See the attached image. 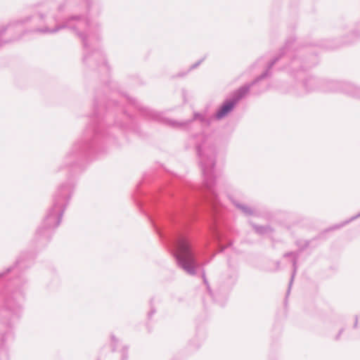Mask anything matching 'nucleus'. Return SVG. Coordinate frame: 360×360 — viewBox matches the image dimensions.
<instances>
[{
	"label": "nucleus",
	"instance_id": "f257e3e1",
	"mask_svg": "<svg viewBox=\"0 0 360 360\" xmlns=\"http://www.w3.org/2000/svg\"><path fill=\"white\" fill-rule=\"evenodd\" d=\"M34 20L37 24L34 30L37 33L51 34L65 28L72 30L82 41L85 63H88L91 58L94 60L103 58L104 54L98 48L99 24L91 20L88 16L72 15L62 20L55 13H40L34 16Z\"/></svg>",
	"mask_w": 360,
	"mask_h": 360
},
{
	"label": "nucleus",
	"instance_id": "f03ea898",
	"mask_svg": "<svg viewBox=\"0 0 360 360\" xmlns=\"http://www.w3.org/2000/svg\"><path fill=\"white\" fill-rule=\"evenodd\" d=\"M196 150L202 170L203 184L207 190L206 198L213 206H216L218 198L215 187L221 176V172L215 169L216 148L209 137L200 134L197 136Z\"/></svg>",
	"mask_w": 360,
	"mask_h": 360
},
{
	"label": "nucleus",
	"instance_id": "7ed1b4c3",
	"mask_svg": "<svg viewBox=\"0 0 360 360\" xmlns=\"http://www.w3.org/2000/svg\"><path fill=\"white\" fill-rule=\"evenodd\" d=\"M72 191V186L70 184H63L57 189L53 196V205L49 210L41 225L37 229V235L49 236L53 229L59 226Z\"/></svg>",
	"mask_w": 360,
	"mask_h": 360
},
{
	"label": "nucleus",
	"instance_id": "20e7f679",
	"mask_svg": "<svg viewBox=\"0 0 360 360\" xmlns=\"http://www.w3.org/2000/svg\"><path fill=\"white\" fill-rule=\"evenodd\" d=\"M173 252L178 266L188 274L195 275L197 262L188 240L179 237L174 243Z\"/></svg>",
	"mask_w": 360,
	"mask_h": 360
},
{
	"label": "nucleus",
	"instance_id": "39448f33",
	"mask_svg": "<svg viewBox=\"0 0 360 360\" xmlns=\"http://www.w3.org/2000/svg\"><path fill=\"white\" fill-rule=\"evenodd\" d=\"M278 58H275L268 65L267 70L259 77L255 79L251 84L244 85L236 90L229 99H226L215 114V118L221 120L233 111L238 103L249 92L250 87L262 79L270 75L269 70L273 67Z\"/></svg>",
	"mask_w": 360,
	"mask_h": 360
},
{
	"label": "nucleus",
	"instance_id": "423d86ee",
	"mask_svg": "<svg viewBox=\"0 0 360 360\" xmlns=\"http://www.w3.org/2000/svg\"><path fill=\"white\" fill-rule=\"evenodd\" d=\"M340 88L347 94H350L354 96L360 98V88L354 86L349 84H340L337 82H330L328 84L327 87H323L322 90L325 91H337Z\"/></svg>",
	"mask_w": 360,
	"mask_h": 360
},
{
	"label": "nucleus",
	"instance_id": "0eeeda50",
	"mask_svg": "<svg viewBox=\"0 0 360 360\" xmlns=\"http://www.w3.org/2000/svg\"><path fill=\"white\" fill-rule=\"evenodd\" d=\"M144 115L148 117L149 119H152L153 120H156L158 122H168L170 125L174 127H186L188 125V124L191 122V120H188L183 122H179L176 121H171V120H165L162 115L151 109L146 108L144 109Z\"/></svg>",
	"mask_w": 360,
	"mask_h": 360
},
{
	"label": "nucleus",
	"instance_id": "6e6552de",
	"mask_svg": "<svg viewBox=\"0 0 360 360\" xmlns=\"http://www.w3.org/2000/svg\"><path fill=\"white\" fill-rule=\"evenodd\" d=\"M283 256L285 257H292L293 271H292L291 278H290V281L289 283V288H290L292 284L293 279L295 278V276L297 270V259H298V253L293 252H289L285 253Z\"/></svg>",
	"mask_w": 360,
	"mask_h": 360
},
{
	"label": "nucleus",
	"instance_id": "1a4fd4ad",
	"mask_svg": "<svg viewBox=\"0 0 360 360\" xmlns=\"http://www.w3.org/2000/svg\"><path fill=\"white\" fill-rule=\"evenodd\" d=\"M281 53L283 55L287 56L288 58H292L295 55V48L292 44V42L288 41L282 49Z\"/></svg>",
	"mask_w": 360,
	"mask_h": 360
},
{
	"label": "nucleus",
	"instance_id": "9d476101",
	"mask_svg": "<svg viewBox=\"0 0 360 360\" xmlns=\"http://www.w3.org/2000/svg\"><path fill=\"white\" fill-rule=\"evenodd\" d=\"M233 203L235 205L236 207L240 210L245 215L250 216L254 214V210L250 207L240 204L236 201H233Z\"/></svg>",
	"mask_w": 360,
	"mask_h": 360
},
{
	"label": "nucleus",
	"instance_id": "9b49d317",
	"mask_svg": "<svg viewBox=\"0 0 360 360\" xmlns=\"http://www.w3.org/2000/svg\"><path fill=\"white\" fill-rule=\"evenodd\" d=\"M318 82L314 78L309 79L306 81L304 86L307 91H311L316 89V86Z\"/></svg>",
	"mask_w": 360,
	"mask_h": 360
},
{
	"label": "nucleus",
	"instance_id": "f8f14e48",
	"mask_svg": "<svg viewBox=\"0 0 360 360\" xmlns=\"http://www.w3.org/2000/svg\"><path fill=\"white\" fill-rule=\"evenodd\" d=\"M253 228L255 229V231L260 235L269 233L272 231L271 229L268 226H262L253 225Z\"/></svg>",
	"mask_w": 360,
	"mask_h": 360
},
{
	"label": "nucleus",
	"instance_id": "ddd939ff",
	"mask_svg": "<svg viewBox=\"0 0 360 360\" xmlns=\"http://www.w3.org/2000/svg\"><path fill=\"white\" fill-rule=\"evenodd\" d=\"M301 61L298 58H292L290 62V68L292 70L297 69L300 67Z\"/></svg>",
	"mask_w": 360,
	"mask_h": 360
},
{
	"label": "nucleus",
	"instance_id": "4468645a",
	"mask_svg": "<svg viewBox=\"0 0 360 360\" xmlns=\"http://www.w3.org/2000/svg\"><path fill=\"white\" fill-rule=\"evenodd\" d=\"M193 120H200L202 123H207V119L201 114L200 113H194L193 115Z\"/></svg>",
	"mask_w": 360,
	"mask_h": 360
},
{
	"label": "nucleus",
	"instance_id": "2eb2a0df",
	"mask_svg": "<svg viewBox=\"0 0 360 360\" xmlns=\"http://www.w3.org/2000/svg\"><path fill=\"white\" fill-rule=\"evenodd\" d=\"M359 217H360V213H359V214H358L357 215H356V216H354V217H352L349 220L345 221L343 224L335 226L334 227V229H339V228H340V227L343 226L344 225L347 224V223H349V221H352V220H354V219H355L358 218Z\"/></svg>",
	"mask_w": 360,
	"mask_h": 360
},
{
	"label": "nucleus",
	"instance_id": "dca6fc26",
	"mask_svg": "<svg viewBox=\"0 0 360 360\" xmlns=\"http://www.w3.org/2000/svg\"><path fill=\"white\" fill-rule=\"evenodd\" d=\"M85 6H86L88 13L89 14L90 11H91V5L88 0H85Z\"/></svg>",
	"mask_w": 360,
	"mask_h": 360
},
{
	"label": "nucleus",
	"instance_id": "f3484780",
	"mask_svg": "<svg viewBox=\"0 0 360 360\" xmlns=\"http://www.w3.org/2000/svg\"><path fill=\"white\" fill-rule=\"evenodd\" d=\"M202 60H203V59H201L198 62H197L195 64H193V65H191L190 68V70L197 68L202 63Z\"/></svg>",
	"mask_w": 360,
	"mask_h": 360
},
{
	"label": "nucleus",
	"instance_id": "a211bd4d",
	"mask_svg": "<svg viewBox=\"0 0 360 360\" xmlns=\"http://www.w3.org/2000/svg\"><path fill=\"white\" fill-rule=\"evenodd\" d=\"M122 360L127 359V356L126 354V349L124 348L122 351Z\"/></svg>",
	"mask_w": 360,
	"mask_h": 360
},
{
	"label": "nucleus",
	"instance_id": "6ab92c4d",
	"mask_svg": "<svg viewBox=\"0 0 360 360\" xmlns=\"http://www.w3.org/2000/svg\"><path fill=\"white\" fill-rule=\"evenodd\" d=\"M202 278H203L204 283H205L207 285H207V278H206V277H205V272H204V271L202 272ZM207 288H209V286H207Z\"/></svg>",
	"mask_w": 360,
	"mask_h": 360
},
{
	"label": "nucleus",
	"instance_id": "aec40b11",
	"mask_svg": "<svg viewBox=\"0 0 360 360\" xmlns=\"http://www.w3.org/2000/svg\"><path fill=\"white\" fill-rule=\"evenodd\" d=\"M64 10V6L63 5H60L58 7V12H61L62 11Z\"/></svg>",
	"mask_w": 360,
	"mask_h": 360
},
{
	"label": "nucleus",
	"instance_id": "412c9836",
	"mask_svg": "<svg viewBox=\"0 0 360 360\" xmlns=\"http://www.w3.org/2000/svg\"><path fill=\"white\" fill-rule=\"evenodd\" d=\"M30 20V18H26V19L23 20L22 21H21V22H22V23H25V22H26L29 21Z\"/></svg>",
	"mask_w": 360,
	"mask_h": 360
},
{
	"label": "nucleus",
	"instance_id": "4be33fe9",
	"mask_svg": "<svg viewBox=\"0 0 360 360\" xmlns=\"http://www.w3.org/2000/svg\"><path fill=\"white\" fill-rule=\"evenodd\" d=\"M111 339H112V342H115L116 341L115 338L114 336H112Z\"/></svg>",
	"mask_w": 360,
	"mask_h": 360
},
{
	"label": "nucleus",
	"instance_id": "5701e85b",
	"mask_svg": "<svg viewBox=\"0 0 360 360\" xmlns=\"http://www.w3.org/2000/svg\"><path fill=\"white\" fill-rule=\"evenodd\" d=\"M153 313H154V311H150V312L149 313V316H151V315H152V314H153Z\"/></svg>",
	"mask_w": 360,
	"mask_h": 360
},
{
	"label": "nucleus",
	"instance_id": "b1692460",
	"mask_svg": "<svg viewBox=\"0 0 360 360\" xmlns=\"http://www.w3.org/2000/svg\"><path fill=\"white\" fill-rule=\"evenodd\" d=\"M356 324H357V319H356V321H355V325L354 326H356Z\"/></svg>",
	"mask_w": 360,
	"mask_h": 360
}]
</instances>
